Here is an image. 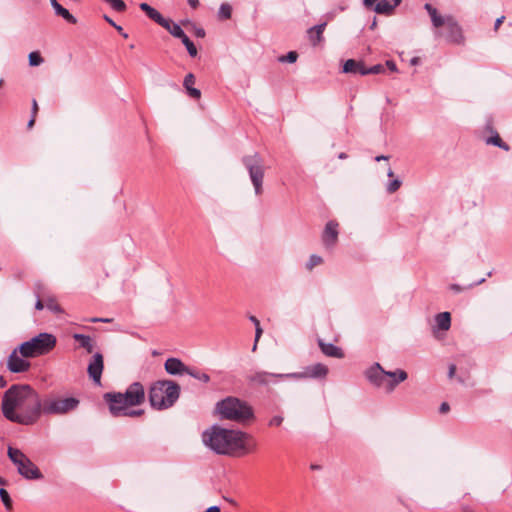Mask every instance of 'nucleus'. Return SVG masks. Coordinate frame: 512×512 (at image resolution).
Masks as SVG:
<instances>
[{
    "mask_svg": "<svg viewBox=\"0 0 512 512\" xmlns=\"http://www.w3.org/2000/svg\"><path fill=\"white\" fill-rule=\"evenodd\" d=\"M143 413H144V410H142V409L128 410V408H126L122 412L121 416L123 415V416H129V417H139V416L143 415Z\"/></svg>",
    "mask_w": 512,
    "mask_h": 512,
    "instance_id": "43",
    "label": "nucleus"
},
{
    "mask_svg": "<svg viewBox=\"0 0 512 512\" xmlns=\"http://www.w3.org/2000/svg\"><path fill=\"white\" fill-rule=\"evenodd\" d=\"M232 15V7L228 3H222L218 11L220 20L230 19Z\"/></svg>",
    "mask_w": 512,
    "mask_h": 512,
    "instance_id": "32",
    "label": "nucleus"
},
{
    "mask_svg": "<svg viewBox=\"0 0 512 512\" xmlns=\"http://www.w3.org/2000/svg\"><path fill=\"white\" fill-rule=\"evenodd\" d=\"M104 20L109 23L112 27H114L124 38H128V34L124 32L122 26L117 25L109 16L104 15Z\"/></svg>",
    "mask_w": 512,
    "mask_h": 512,
    "instance_id": "40",
    "label": "nucleus"
},
{
    "mask_svg": "<svg viewBox=\"0 0 512 512\" xmlns=\"http://www.w3.org/2000/svg\"><path fill=\"white\" fill-rule=\"evenodd\" d=\"M90 322H92V323H98V322L110 323V322H112V319L111 318H98V317H95V318H91Z\"/></svg>",
    "mask_w": 512,
    "mask_h": 512,
    "instance_id": "49",
    "label": "nucleus"
},
{
    "mask_svg": "<svg viewBox=\"0 0 512 512\" xmlns=\"http://www.w3.org/2000/svg\"><path fill=\"white\" fill-rule=\"evenodd\" d=\"M425 10L428 12L431 22L435 28L443 27L445 32H436L437 36H443L448 42L460 43L463 39L462 29L454 19L453 16H441L437 9L431 4L424 5Z\"/></svg>",
    "mask_w": 512,
    "mask_h": 512,
    "instance_id": "6",
    "label": "nucleus"
},
{
    "mask_svg": "<svg viewBox=\"0 0 512 512\" xmlns=\"http://www.w3.org/2000/svg\"><path fill=\"white\" fill-rule=\"evenodd\" d=\"M163 28L166 29L173 37L178 39H181L186 35L181 26L170 19H167V26Z\"/></svg>",
    "mask_w": 512,
    "mask_h": 512,
    "instance_id": "26",
    "label": "nucleus"
},
{
    "mask_svg": "<svg viewBox=\"0 0 512 512\" xmlns=\"http://www.w3.org/2000/svg\"><path fill=\"white\" fill-rule=\"evenodd\" d=\"M53 9L55 11V14L57 16L62 17L64 20H66L70 24H76L77 19L74 17L68 9L64 8L61 4L57 3L53 6Z\"/></svg>",
    "mask_w": 512,
    "mask_h": 512,
    "instance_id": "25",
    "label": "nucleus"
},
{
    "mask_svg": "<svg viewBox=\"0 0 512 512\" xmlns=\"http://www.w3.org/2000/svg\"><path fill=\"white\" fill-rule=\"evenodd\" d=\"M385 65H386V66H387V68H388V69H390L391 71H393V72L397 71V66H396V64H395V62H394V61H392V60H387V61H386V63H385Z\"/></svg>",
    "mask_w": 512,
    "mask_h": 512,
    "instance_id": "54",
    "label": "nucleus"
},
{
    "mask_svg": "<svg viewBox=\"0 0 512 512\" xmlns=\"http://www.w3.org/2000/svg\"><path fill=\"white\" fill-rule=\"evenodd\" d=\"M194 27V33H195V36L198 37V38H204L206 33H205V30L201 27H196V26H193Z\"/></svg>",
    "mask_w": 512,
    "mask_h": 512,
    "instance_id": "48",
    "label": "nucleus"
},
{
    "mask_svg": "<svg viewBox=\"0 0 512 512\" xmlns=\"http://www.w3.org/2000/svg\"><path fill=\"white\" fill-rule=\"evenodd\" d=\"M365 65L363 61H357L354 59H348L345 61L342 67L343 73L350 74H359L361 75V71H365Z\"/></svg>",
    "mask_w": 512,
    "mask_h": 512,
    "instance_id": "21",
    "label": "nucleus"
},
{
    "mask_svg": "<svg viewBox=\"0 0 512 512\" xmlns=\"http://www.w3.org/2000/svg\"><path fill=\"white\" fill-rule=\"evenodd\" d=\"M147 16L161 27L167 26V19L164 18L156 9L152 8Z\"/></svg>",
    "mask_w": 512,
    "mask_h": 512,
    "instance_id": "29",
    "label": "nucleus"
},
{
    "mask_svg": "<svg viewBox=\"0 0 512 512\" xmlns=\"http://www.w3.org/2000/svg\"><path fill=\"white\" fill-rule=\"evenodd\" d=\"M28 59H29L30 66H39L40 64L43 63V58L39 52H31L29 54Z\"/></svg>",
    "mask_w": 512,
    "mask_h": 512,
    "instance_id": "38",
    "label": "nucleus"
},
{
    "mask_svg": "<svg viewBox=\"0 0 512 512\" xmlns=\"http://www.w3.org/2000/svg\"><path fill=\"white\" fill-rule=\"evenodd\" d=\"M323 262L322 257L313 254L310 256L308 262L306 263L307 270L311 271L315 266L320 265Z\"/></svg>",
    "mask_w": 512,
    "mask_h": 512,
    "instance_id": "37",
    "label": "nucleus"
},
{
    "mask_svg": "<svg viewBox=\"0 0 512 512\" xmlns=\"http://www.w3.org/2000/svg\"><path fill=\"white\" fill-rule=\"evenodd\" d=\"M145 397V388L140 382L131 383L124 393L108 392L104 394V400L108 403L109 411L114 417L121 416L128 407L143 404Z\"/></svg>",
    "mask_w": 512,
    "mask_h": 512,
    "instance_id": "3",
    "label": "nucleus"
},
{
    "mask_svg": "<svg viewBox=\"0 0 512 512\" xmlns=\"http://www.w3.org/2000/svg\"><path fill=\"white\" fill-rule=\"evenodd\" d=\"M220 507L217 505L207 508L204 512H220Z\"/></svg>",
    "mask_w": 512,
    "mask_h": 512,
    "instance_id": "59",
    "label": "nucleus"
},
{
    "mask_svg": "<svg viewBox=\"0 0 512 512\" xmlns=\"http://www.w3.org/2000/svg\"><path fill=\"white\" fill-rule=\"evenodd\" d=\"M3 416L20 425H33L41 417L42 398L29 384H13L3 394Z\"/></svg>",
    "mask_w": 512,
    "mask_h": 512,
    "instance_id": "1",
    "label": "nucleus"
},
{
    "mask_svg": "<svg viewBox=\"0 0 512 512\" xmlns=\"http://www.w3.org/2000/svg\"><path fill=\"white\" fill-rule=\"evenodd\" d=\"M108 3L113 10L116 12H124L127 8L125 2L123 0H103Z\"/></svg>",
    "mask_w": 512,
    "mask_h": 512,
    "instance_id": "35",
    "label": "nucleus"
},
{
    "mask_svg": "<svg viewBox=\"0 0 512 512\" xmlns=\"http://www.w3.org/2000/svg\"><path fill=\"white\" fill-rule=\"evenodd\" d=\"M242 164L249 174V178L254 187L257 196L263 193V179L265 175V166L262 156L255 152L252 155H245L241 159Z\"/></svg>",
    "mask_w": 512,
    "mask_h": 512,
    "instance_id": "9",
    "label": "nucleus"
},
{
    "mask_svg": "<svg viewBox=\"0 0 512 512\" xmlns=\"http://www.w3.org/2000/svg\"><path fill=\"white\" fill-rule=\"evenodd\" d=\"M195 83V76L192 74V73H188L185 78H184V81H183V86L185 87V89H189L190 87H193Z\"/></svg>",
    "mask_w": 512,
    "mask_h": 512,
    "instance_id": "42",
    "label": "nucleus"
},
{
    "mask_svg": "<svg viewBox=\"0 0 512 512\" xmlns=\"http://www.w3.org/2000/svg\"><path fill=\"white\" fill-rule=\"evenodd\" d=\"M7 455L23 478L27 480H40L44 477L40 469L20 449L9 446Z\"/></svg>",
    "mask_w": 512,
    "mask_h": 512,
    "instance_id": "8",
    "label": "nucleus"
},
{
    "mask_svg": "<svg viewBox=\"0 0 512 512\" xmlns=\"http://www.w3.org/2000/svg\"><path fill=\"white\" fill-rule=\"evenodd\" d=\"M73 339L79 343V347L85 349L88 353H92L94 349V341L93 339L85 334L75 333L73 334Z\"/></svg>",
    "mask_w": 512,
    "mask_h": 512,
    "instance_id": "23",
    "label": "nucleus"
},
{
    "mask_svg": "<svg viewBox=\"0 0 512 512\" xmlns=\"http://www.w3.org/2000/svg\"><path fill=\"white\" fill-rule=\"evenodd\" d=\"M139 8L145 12V14L147 15L149 13L150 10H152L153 7H151L149 4L147 3H141L139 5Z\"/></svg>",
    "mask_w": 512,
    "mask_h": 512,
    "instance_id": "53",
    "label": "nucleus"
},
{
    "mask_svg": "<svg viewBox=\"0 0 512 512\" xmlns=\"http://www.w3.org/2000/svg\"><path fill=\"white\" fill-rule=\"evenodd\" d=\"M104 369L103 355L99 352L95 353L87 367V373L96 385L101 384V376Z\"/></svg>",
    "mask_w": 512,
    "mask_h": 512,
    "instance_id": "15",
    "label": "nucleus"
},
{
    "mask_svg": "<svg viewBox=\"0 0 512 512\" xmlns=\"http://www.w3.org/2000/svg\"><path fill=\"white\" fill-rule=\"evenodd\" d=\"M296 373H271L267 371H256L247 377V380L254 385L269 386L275 384L279 380L288 379L291 377H298Z\"/></svg>",
    "mask_w": 512,
    "mask_h": 512,
    "instance_id": "11",
    "label": "nucleus"
},
{
    "mask_svg": "<svg viewBox=\"0 0 512 512\" xmlns=\"http://www.w3.org/2000/svg\"><path fill=\"white\" fill-rule=\"evenodd\" d=\"M249 320L255 325V326H259L260 325V322L259 320L255 317V316H250L249 317Z\"/></svg>",
    "mask_w": 512,
    "mask_h": 512,
    "instance_id": "62",
    "label": "nucleus"
},
{
    "mask_svg": "<svg viewBox=\"0 0 512 512\" xmlns=\"http://www.w3.org/2000/svg\"><path fill=\"white\" fill-rule=\"evenodd\" d=\"M284 418L282 416H274L269 421V426H280L283 422Z\"/></svg>",
    "mask_w": 512,
    "mask_h": 512,
    "instance_id": "45",
    "label": "nucleus"
},
{
    "mask_svg": "<svg viewBox=\"0 0 512 512\" xmlns=\"http://www.w3.org/2000/svg\"><path fill=\"white\" fill-rule=\"evenodd\" d=\"M387 159H388V156H385V155H380V156L375 157V160L378 162L381 160H387Z\"/></svg>",
    "mask_w": 512,
    "mask_h": 512,
    "instance_id": "64",
    "label": "nucleus"
},
{
    "mask_svg": "<svg viewBox=\"0 0 512 512\" xmlns=\"http://www.w3.org/2000/svg\"><path fill=\"white\" fill-rule=\"evenodd\" d=\"M263 333V330L261 328V326H255V343H254V346H253V350L256 349V346H257V342L259 340V338L261 337Z\"/></svg>",
    "mask_w": 512,
    "mask_h": 512,
    "instance_id": "46",
    "label": "nucleus"
},
{
    "mask_svg": "<svg viewBox=\"0 0 512 512\" xmlns=\"http://www.w3.org/2000/svg\"><path fill=\"white\" fill-rule=\"evenodd\" d=\"M338 223L334 220H330L326 223L322 233V242L327 249H331L335 246L338 240Z\"/></svg>",
    "mask_w": 512,
    "mask_h": 512,
    "instance_id": "16",
    "label": "nucleus"
},
{
    "mask_svg": "<svg viewBox=\"0 0 512 512\" xmlns=\"http://www.w3.org/2000/svg\"><path fill=\"white\" fill-rule=\"evenodd\" d=\"M387 372L388 371L384 370L383 367L378 362H376L365 370L364 375L373 386L377 388H385V377H387Z\"/></svg>",
    "mask_w": 512,
    "mask_h": 512,
    "instance_id": "13",
    "label": "nucleus"
},
{
    "mask_svg": "<svg viewBox=\"0 0 512 512\" xmlns=\"http://www.w3.org/2000/svg\"><path fill=\"white\" fill-rule=\"evenodd\" d=\"M139 8L145 12V14L147 15L149 13L150 10H152L153 7H151L149 4L147 3H141L139 5Z\"/></svg>",
    "mask_w": 512,
    "mask_h": 512,
    "instance_id": "51",
    "label": "nucleus"
},
{
    "mask_svg": "<svg viewBox=\"0 0 512 512\" xmlns=\"http://www.w3.org/2000/svg\"><path fill=\"white\" fill-rule=\"evenodd\" d=\"M486 143L487 144H491V145H494V146H497L505 151H509L510 150V147L507 143H505L499 136L498 133H495L494 136H491L489 138H487L486 140Z\"/></svg>",
    "mask_w": 512,
    "mask_h": 512,
    "instance_id": "28",
    "label": "nucleus"
},
{
    "mask_svg": "<svg viewBox=\"0 0 512 512\" xmlns=\"http://www.w3.org/2000/svg\"><path fill=\"white\" fill-rule=\"evenodd\" d=\"M449 410H450V406L447 402L441 403V405L439 407L440 413L444 414V413H447Z\"/></svg>",
    "mask_w": 512,
    "mask_h": 512,
    "instance_id": "50",
    "label": "nucleus"
},
{
    "mask_svg": "<svg viewBox=\"0 0 512 512\" xmlns=\"http://www.w3.org/2000/svg\"><path fill=\"white\" fill-rule=\"evenodd\" d=\"M80 401L75 397L59 398L49 396L42 399L41 416L44 415H63L78 408Z\"/></svg>",
    "mask_w": 512,
    "mask_h": 512,
    "instance_id": "10",
    "label": "nucleus"
},
{
    "mask_svg": "<svg viewBox=\"0 0 512 512\" xmlns=\"http://www.w3.org/2000/svg\"><path fill=\"white\" fill-rule=\"evenodd\" d=\"M36 296H37V301H36V303H35V308H36L37 310H42V309L45 307V300L43 301V300L41 299L40 294H36Z\"/></svg>",
    "mask_w": 512,
    "mask_h": 512,
    "instance_id": "47",
    "label": "nucleus"
},
{
    "mask_svg": "<svg viewBox=\"0 0 512 512\" xmlns=\"http://www.w3.org/2000/svg\"><path fill=\"white\" fill-rule=\"evenodd\" d=\"M45 307L54 314L63 313V309L52 297L45 299Z\"/></svg>",
    "mask_w": 512,
    "mask_h": 512,
    "instance_id": "31",
    "label": "nucleus"
},
{
    "mask_svg": "<svg viewBox=\"0 0 512 512\" xmlns=\"http://www.w3.org/2000/svg\"><path fill=\"white\" fill-rule=\"evenodd\" d=\"M456 373V366L454 364H451L449 366V371H448V377L449 378H452Z\"/></svg>",
    "mask_w": 512,
    "mask_h": 512,
    "instance_id": "57",
    "label": "nucleus"
},
{
    "mask_svg": "<svg viewBox=\"0 0 512 512\" xmlns=\"http://www.w3.org/2000/svg\"><path fill=\"white\" fill-rule=\"evenodd\" d=\"M505 17L504 16H501L499 18L496 19L495 23H494V29L495 30H498V28L500 27V25L503 23Z\"/></svg>",
    "mask_w": 512,
    "mask_h": 512,
    "instance_id": "56",
    "label": "nucleus"
},
{
    "mask_svg": "<svg viewBox=\"0 0 512 512\" xmlns=\"http://www.w3.org/2000/svg\"><path fill=\"white\" fill-rule=\"evenodd\" d=\"M298 54L295 51H290L286 55L279 57L280 62L294 63L297 61Z\"/></svg>",
    "mask_w": 512,
    "mask_h": 512,
    "instance_id": "39",
    "label": "nucleus"
},
{
    "mask_svg": "<svg viewBox=\"0 0 512 512\" xmlns=\"http://www.w3.org/2000/svg\"><path fill=\"white\" fill-rule=\"evenodd\" d=\"M7 380L4 378V376H0V388H4L7 386Z\"/></svg>",
    "mask_w": 512,
    "mask_h": 512,
    "instance_id": "61",
    "label": "nucleus"
},
{
    "mask_svg": "<svg viewBox=\"0 0 512 512\" xmlns=\"http://www.w3.org/2000/svg\"><path fill=\"white\" fill-rule=\"evenodd\" d=\"M166 372L170 375L187 374L189 367L186 366L179 358H168L164 363Z\"/></svg>",
    "mask_w": 512,
    "mask_h": 512,
    "instance_id": "19",
    "label": "nucleus"
},
{
    "mask_svg": "<svg viewBox=\"0 0 512 512\" xmlns=\"http://www.w3.org/2000/svg\"><path fill=\"white\" fill-rule=\"evenodd\" d=\"M0 498L5 508L8 511L12 510V499L6 489L0 488Z\"/></svg>",
    "mask_w": 512,
    "mask_h": 512,
    "instance_id": "34",
    "label": "nucleus"
},
{
    "mask_svg": "<svg viewBox=\"0 0 512 512\" xmlns=\"http://www.w3.org/2000/svg\"><path fill=\"white\" fill-rule=\"evenodd\" d=\"M326 23H321L311 27L308 30L309 38L312 44L315 46L323 40V32L325 30Z\"/></svg>",
    "mask_w": 512,
    "mask_h": 512,
    "instance_id": "22",
    "label": "nucleus"
},
{
    "mask_svg": "<svg viewBox=\"0 0 512 512\" xmlns=\"http://www.w3.org/2000/svg\"><path fill=\"white\" fill-rule=\"evenodd\" d=\"M187 374L203 383H208L210 381V376L207 373L201 372L197 369L189 367Z\"/></svg>",
    "mask_w": 512,
    "mask_h": 512,
    "instance_id": "30",
    "label": "nucleus"
},
{
    "mask_svg": "<svg viewBox=\"0 0 512 512\" xmlns=\"http://www.w3.org/2000/svg\"><path fill=\"white\" fill-rule=\"evenodd\" d=\"M450 289H451L452 291H454L455 293H460V292H462V291L464 290V289H463L460 285H458V284H451V285H450Z\"/></svg>",
    "mask_w": 512,
    "mask_h": 512,
    "instance_id": "55",
    "label": "nucleus"
},
{
    "mask_svg": "<svg viewBox=\"0 0 512 512\" xmlns=\"http://www.w3.org/2000/svg\"><path fill=\"white\" fill-rule=\"evenodd\" d=\"M7 369L11 373H24L27 372L31 363L26 360L24 357L20 355V351H18V347L15 348L7 358Z\"/></svg>",
    "mask_w": 512,
    "mask_h": 512,
    "instance_id": "12",
    "label": "nucleus"
},
{
    "mask_svg": "<svg viewBox=\"0 0 512 512\" xmlns=\"http://www.w3.org/2000/svg\"><path fill=\"white\" fill-rule=\"evenodd\" d=\"M318 345L321 352L328 357L342 359L345 356L343 350L333 343H326L322 339H319Z\"/></svg>",
    "mask_w": 512,
    "mask_h": 512,
    "instance_id": "20",
    "label": "nucleus"
},
{
    "mask_svg": "<svg viewBox=\"0 0 512 512\" xmlns=\"http://www.w3.org/2000/svg\"><path fill=\"white\" fill-rule=\"evenodd\" d=\"M191 8L196 9L199 6L198 0H187Z\"/></svg>",
    "mask_w": 512,
    "mask_h": 512,
    "instance_id": "60",
    "label": "nucleus"
},
{
    "mask_svg": "<svg viewBox=\"0 0 512 512\" xmlns=\"http://www.w3.org/2000/svg\"><path fill=\"white\" fill-rule=\"evenodd\" d=\"M57 344L55 335L47 332L39 333L18 346L20 355L24 358H35L50 353Z\"/></svg>",
    "mask_w": 512,
    "mask_h": 512,
    "instance_id": "7",
    "label": "nucleus"
},
{
    "mask_svg": "<svg viewBox=\"0 0 512 512\" xmlns=\"http://www.w3.org/2000/svg\"><path fill=\"white\" fill-rule=\"evenodd\" d=\"M402 182L399 179L390 181L386 187L389 194L395 193L401 186Z\"/></svg>",
    "mask_w": 512,
    "mask_h": 512,
    "instance_id": "41",
    "label": "nucleus"
},
{
    "mask_svg": "<svg viewBox=\"0 0 512 512\" xmlns=\"http://www.w3.org/2000/svg\"><path fill=\"white\" fill-rule=\"evenodd\" d=\"M242 443L244 445V448H239V453L237 455L250 453L256 450L257 444L251 435L249 438H243Z\"/></svg>",
    "mask_w": 512,
    "mask_h": 512,
    "instance_id": "27",
    "label": "nucleus"
},
{
    "mask_svg": "<svg viewBox=\"0 0 512 512\" xmlns=\"http://www.w3.org/2000/svg\"><path fill=\"white\" fill-rule=\"evenodd\" d=\"M389 380H386L385 390L387 393H391L395 388L403 381L408 378V373L403 369H396L395 371H388L386 373Z\"/></svg>",
    "mask_w": 512,
    "mask_h": 512,
    "instance_id": "17",
    "label": "nucleus"
},
{
    "mask_svg": "<svg viewBox=\"0 0 512 512\" xmlns=\"http://www.w3.org/2000/svg\"><path fill=\"white\" fill-rule=\"evenodd\" d=\"M435 322L438 329L446 331L451 326V315L449 312H441L435 316Z\"/></svg>",
    "mask_w": 512,
    "mask_h": 512,
    "instance_id": "24",
    "label": "nucleus"
},
{
    "mask_svg": "<svg viewBox=\"0 0 512 512\" xmlns=\"http://www.w3.org/2000/svg\"><path fill=\"white\" fill-rule=\"evenodd\" d=\"M180 40L186 47V49L191 57L197 56V53H198L197 48L187 35H185V37L181 38Z\"/></svg>",
    "mask_w": 512,
    "mask_h": 512,
    "instance_id": "33",
    "label": "nucleus"
},
{
    "mask_svg": "<svg viewBox=\"0 0 512 512\" xmlns=\"http://www.w3.org/2000/svg\"><path fill=\"white\" fill-rule=\"evenodd\" d=\"M180 385L173 380H158L149 389L148 397L152 408L165 410L172 407L180 396Z\"/></svg>",
    "mask_w": 512,
    "mask_h": 512,
    "instance_id": "4",
    "label": "nucleus"
},
{
    "mask_svg": "<svg viewBox=\"0 0 512 512\" xmlns=\"http://www.w3.org/2000/svg\"><path fill=\"white\" fill-rule=\"evenodd\" d=\"M385 72V66L382 64H376L371 66L370 68H365V71H361V75H368V74H382Z\"/></svg>",
    "mask_w": 512,
    "mask_h": 512,
    "instance_id": "36",
    "label": "nucleus"
},
{
    "mask_svg": "<svg viewBox=\"0 0 512 512\" xmlns=\"http://www.w3.org/2000/svg\"><path fill=\"white\" fill-rule=\"evenodd\" d=\"M216 412L221 419L245 423L254 418V411L246 401L228 396L216 403Z\"/></svg>",
    "mask_w": 512,
    "mask_h": 512,
    "instance_id": "5",
    "label": "nucleus"
},
{
    "mask_svg": "<svg viewBox=\"0 0 512 512\" xmlns=\"http://www.w3.org/2000/svg\"><path fill=\"white\" fill-rule=\"evenodd\" d=\"M37 111H38V104L36 102V100L34 99L32 101V116L35 117L36 114H37Z\"/></svg>",
    "mask_w": 512,
    "mask_h": 512,
    "instance_id": "58",
    "label": "nucleus"
},
{
    "mask_svg": "<svg viewBox=\"0 0 512 512\" xmlns=\"http://www.w3.org/2000/svg\"><path fill=\"white\" fill-rule=\"evenodd\" d=\"M328 367L322 363H316L306 367L303 373H298L300 376L297 378L307 377L314 379L325 378L328 374Z\"/></svg>",
    "mask_w": 512,
    "mask_h": 512,
    "instance_id": "18",
    "label": "nucleus"
},
{
    "mask_svg": "<svg viewBox=\"0 0 512 512\" xmlns=\"http://www.w3.org/2000/svg\"><path fill=\"white\" fill-rule=\"evenodd\" d=\"M402 0H364L366 8L378 13L389 15Z\"/></svg>",
    "mask_w": 512,
    "mask_h": 512,
    "instance_id": "14",
    "label": "nucleus"
},
{
    "mask_svg": "<svg viewBox=\"0 0 512 512\" xmlns=\"http://www.w3.org/2000/svg\"><path fill=\"white\" fill-rule=\"evenodd\" d=\"M249 437L250 434L246 432L214 425L203 432L202 441L216 454L235 456L239 453V448H244L243 438Z\"/></svg>",
    "mask_w": 512,
    "mask_h": 512,
    "instance_id": "2",
    "label": "nucleus"
},
{
    "mask_svg": "<svg viewBox=\"0 0 512 512\" xmlns=\"http://www.w3.org/2000/svg\"><path fill=\"white\" fill-rule=\"evenodd\" d=\"M187 93L193 99H199L201 97V91L194 87L187 89Z\"/></svg>",
    "mask_w": 512,
    "mask_h": 512,
    "instance_id": "44",
    "label": "nucleus"
},
{
    "mask_svg": "<svg viewBox=\"0 0 512 512\" xmlns=\"http://www.w3.org/2000/svg\"><path fill=\"white\" fill-rule=\"evenodd\" d=\"M461 512H474V510L472 508H470L469 506H462Z\"/></svg>",
    "mask_w": 512,
    "mask_h": 512,
    "instance_id": "63",
    "label": "nucleus"
},
{
    "mask_svg": "<svg viewBox=\"0 0 512 512\" xmlns=\"http://www.w3.org/2000/svg\"><path fill=\"white\" fill-rule=\"evenodd\" d=\"M139 8L145 12V14L147 15L149 13L150 10H152L153 7H151L149 4L147 3H141L139 5Z\"/></svg>",
    "mask_w": 512,
    "mask_h": 512,
    "instance_id": "52",
    "label": "nucleus"
}]
</instances>
